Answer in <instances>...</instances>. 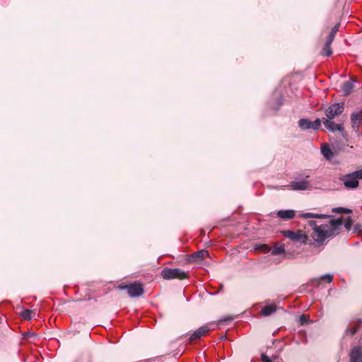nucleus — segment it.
Wrapping results in <instances>:
<instances>
[{"instance_id":"nucleus-1","label":"nucleus","mask_w":362,"mask_h":362,"mask_svg":"<svg viewBox=\"0 0 362 362\" xmlns=\"http://www.w3.org/2000/svg\"><path fill=\"white\" fill-rule=\"evenodd\" d=\"M308 224L313 228V231L308 235V244L313 249L323 246L325 240L334 234V228H328V225L317 226L314 221H309Z\"/></svg>"},{"instance_id":"nucleus-2","label":"nucleus","mask_w":362,"mask_h":362,"mask_svg":"<svg viewBox=\"0 0 362 362\" xmlns=\"http://www.w3.org/2000/svg\"><path fill=\"white\" fill-rule=\"evenodd\" d=\"M346 188L355 189L358 187V180L362 179V170L341 176L340 178Z\"/></svg>"},{"instance_id":"nucleus-3","label":"nucleus","mask_w":362,"mask_h":362,"mask_svg":"<svg viewBox=\"0 0 362 362\" xmlns=\"http://www.w3.org/2000/svg\"><path fill=\"white\" fill-rule=\"evenodd\" d=\"M118 288L127 290L128 295L132 298L139 297L144 292L143 284L137 281L131 284H120Z\"/></svg>"},{"instance_id":"nucleus-4","label":"nucleus","mask_w":362,"mask_h":362,"mask_svg":"<svg viewBox=\"0 0 362 362\" xmlns=\"http://www.w3.org/2000/svg\"><path fill=\"white\" fill-rule=\"evenodd\" d=\"M160 276L166 280L174 279H185L188 277L186 272L180 269L165 268L161 271Z\"/></svg>"},{"instance_id":"nucleus-5","label":"nucleus","mask_w":362,"mask_h":362,"mask_svg":"<svg viewBox=\"0 0 362 362\" xmlns=\"http://www.w3.org/2000/svg\"><path fill=\"white\" fill-rule=\"evenodd\" d=\"M281 233L286 238L291 240L300 242L304 245L308 244V235H307L305 232L302 230H298L296 232L286 230H283Z\"/></svg>"},{"instance_id":"nucleus-6","label":"nucleus","mask_w":362,"mask_h":362,"mask_svg":"<svg viewBox=\"0 0 362 362\" xmlns=\"http://www.w3.org/2000/svg\"><path fill=\"white\" fill-rule=\"evenodd\" d=\"M344 110V103H337L331 105L325 110L327 119H333L335 117L340 115Z\"/></svg>"},{"instance_id":"nucleus-7","label":"nucleus","mask_w":362,"mask_h":362,"mask_svg":"<svg viewBox=\"0 0 362 362\" xmlns=\"http://www.w3.org/2000/svg\"><path fill=\"white\" fill-rule=\"evenodd\" d=\"M362 328V319L358 318L352 322L351 326H349L345 332L344 335L353 337L359 329Z\"/></svg>"},{"instance_id":"nucleus-8","label":"nucleus","mask_w":362,"mask_h":362,"mask_svg":"<svg viewBox=\"0 0 362 362\" xmlns=\"http://www.w3.org/2000/svg\"><path fill=\"white\" fill-rule=\"evenodd\" d=\"M350 362H362V348L359 346L353 347L349 353Z\"/></svg>"},{"instance_id":"nucleus-9","label":"nucleus","mask_w":362,"mask_h":362,"mask_svg":"<svg viewBox=\"0 0 362 362\" xmlns=\"http://www.w3.org/2000/svg\"><path fill=\"white\" fill-rule=\"evenodd\" d=\"M210 330H211V329L209 328V325H207L198 328L190 336L189 341H192L194 340L200 339L201 337L205 336Z\"/></svg>"},{"instance_id":"nucleus-10","label":"nucleus","mask_w":362,"mask_h":362,"mask_svg":"<svg viewBox=\"0 0 362 362\" xmlns=\"http://www.w3.org/2000/svg\"><path fill=\"white\" fill-rule=\"evenodd\" d=\"M309 187V182L307 180L293 181L286 187L292 190H306Z\"/></svg>"},{"instance_id":"nucleus-11","label":"nucleus","mask_w":362,"mask_h":362,"mask_svg":"<svg viewBox=\"0 0 362 362\" xmlns=\"http://www.w3.org/2000/svg\"><path fill=\"white\" fill-rule=\"evenodd\" d=\"M332 119H327L325 117L322 118V123L325 127L332 132H335L337 131L344 132V127L341 124H338L332 121Z\"/></svg>"},{"instance_id":"nucleus-12","label":"nucleus","mask_w":362,"mask_h":362,"mask_svg":"<svg viewBox=\"0 0 362 362\" xmlns=\"http://www.w3.org/2000/svg\"><path fill=\"white\" fill-rule=\"evenodd\" d=\"M206 256H209V252L205 250H202L192 254L189 257V261L190 262H199Z\"/></svg>"},{"instance_id":"nucleus-13","label":"nucleus","mask_w":362,"mask_h":362,"mask_svg":"<svg viewBox=\"0 0 362 362\" xmlns=\"http://www.w3.org/2000/svg\"><path fill=\"white\" fill-rule=\"evenodd\" d=\"M351 127L355 131L359 129L360 126L362 124V117L356 112L351 113L350 116Z\"/></svg>"},{"instance_id":"nucleus-14","label":"nucleus","mask_w":362,"mask_h":362,"mask_svg":"<svg viewBox=\"0 0 362 362\" xmlns=\"http://www.w3.org/2000/svg\"><path fill=\"white\" fill-rule=\"evenodd\" d=\"M333 40L327 37L325 42L323 45L322 50L320 54L323 57H330L332 54V49L331 45L333 42Z\"/></svg>"},{"instance_id":"nucleus-15","label":"nucleus","mask_w":362,"mask_h":362,"mask_svg":"<svg viewBox=\"0 0 362 362\" xmlns=\"http://www.w3.org/2000/svg\"><path fill=\"white\" fill-rule=\"evenodd\" d=\"M296 211L294 210H280L277 212V216L283 220H290L295 217Z\"/></svg>"},{"instance_id":"nucleus-16","label":"nucleus","mask_w":362,"mask_h":362,"mask_svg":"<svg viewBox=\"0 0 362 362\" xmlns=\"http://www.w3.org/2000/svg\"><path fill=\"white\" fill-rule=\"evenodd\" d=\"M276 308L277 307L275 304L265 305L262 308L260 314L265 317L269 316L271 314L274 313L276 310Z\"/></svg>"},{"instance_id":"nucleus-17","label":"nucleus","mask_w":362,"mask_h":362,"mask_svg":"<svg viewBox=\"0 0 362 362\" xmlns=\"http://www.w3.org/2000/svg\"><path fill=\"white\" fill-rule=\"evenodd\" d=\"M321 152L327 160H331L334 156L332 150L327 144H325L321 147Z\"/></svg>"},{"instance_id":"nucleus-18","label":"nucleus","mask_w":362,"mask_h":362,"mask_svg":"<svg viewBox=\"0 0 362 362\" xmlns=\"http://www.w3.org/2000/svg\"><path fill=\"white\" fill-rule=\"evenodd\" d=\"M342 90L344 93V95H349L354 88L353 83L350 81H345L342 85Z\"/></svg>"},{"instance_id":"nucleus-19","label":"nucleus","mask_w":362,"mask_h":362,"mask_svg":"<svg viewBox=\"0 0 362 362\" xmlns=\"http://www.w3.org/2000/svg\"><path fill=\"white\" fill-rule=\"evenodd\" d=\"M298 125L301 129H311V121L308 119H300L298 121Z\"/></svg>"},{"instance_id":"nucleus-20","label":"nucleus","mask_w":362,"mask_h":362,"mask_svg":"<svg viewBox=\"0 0 362 362\" xmlns=\"http://www.w3.org/2000/svg\"><path fill=\"white\" fill-rule=\"evenodd\" d=\"M35 314V312L31 310L25 309L22 310L20 313V315L24 319L27 320H30L33 317V315Z\"/></svg>"},{"instance_id":"nucleus-21","label":"nucleus","mask_w":362,"mask_h":362,"mask_svg":"<svg viewBox=\"0 0 362 362\" xmlns=\"http://www.w3.org/2000/svg\"><path fill=\"white\" fill-rule=\"evenodd\" d=\"M303 218H325L328 217V216L323 215V214H314V213H305L301 215Z\"/></svg>"},{"instance_id":"nucleus-22","label":"nucleus","mask_w":362,"mask_h":362,"mask_svg":"<svg viewBox=\"0 0 362 362\" xmlns=\"http://www.w3.org/2000/svg\"><path fill=\"white\" fill-rule=\"evenodd\" d=\"M343 223V220L341 218H339L337 219H332L329 221L330 226H328V228H334V231L337 230V227L340 226Z\"/></svg>"},{"instance_id":"nucleus-23","label":"nucleus","mask_w":362,"mask_h":362,"mask_svg":"<svg viewBox=\"0 0 362 362\" xmlns=\"http://www.w3.org/2000/svg\"><path fill=\"white\" fill-rule=\"evenodd\" d=\"M339 26H340V23H337L331 30L329 35L327 37L332 39V40H334V37H335V35L337 34V33L338 32L339 30Z\"/></svg>"},{"instance_id":"nucleus-24","label":"nucleus","mask_w":362,"mask_h":362,"mask_svg":"<svg viewBox=\"0 0 362 362\" xmlns=\"http://www.w3.org/2000/svg\"><path fill=\"white\" fill-rule=\"evenodd\" d=\"M332 211L334 213H338V214H351L352 213V211L349 209L343 208V207H337L334 208L332 209Z\"/></svg>"},{"instance_id":"nucleus-25","label":"nucleus","mask_w":362,"mask_h":362,"mask_svg":"<svg viewBox=\"0 0 362 362\" xmlns=\"http://www.w3.org/2000/svg\"><path fill=\"white\" fill-rule=\"evenodd\" d=\"M284 245H281L279 247H274L272 250V254L273 255H278L284 253Z\"/></svg>"},{"instance_id":"nucleus-26","label":"nucleus","mask_w":362,"mask_h":362,"mask_svg":"<svg viewBox=\"0 0 362 362\" xmlns=\"http://www.w3.org/2000/svg\"><path fill=\"white\" fill-rule=\"evenodd\" d=\"M322 122V119H316L314 122H311V129L314 130L320 129L321 127V123Z\"/></svg>"},{"instance_id":"nucleus-27","label":"nucleus","mask_w":362,"mask_h":362,"mask_svg":"<svg viewBox=\"0 0 362 362\" xmlns=\"http://www.w3.org/2000/svg\"><path fill=\"white\" fill-rule=\"evenodd\" d=\"M320 280L326 281L327 283H331L333 280V276L331 274H325L320 277V279H316V281H320Z\"/></svg>"},{"instance_id":"nucleus-28","label":"nucleus","mask_w":362,"mask_h":362,"mask_svg":"<svg viewBox=\"0 0 362 362\" xmlns=\"http://www.w3.org/2000/svg\"><path fill=\"white\" fill-rule=\"evenodd\" d=\"M353 223V220L351 219V217H348L346 220V222H345V224H344V227L347 229V230H350L351 229V225Z\"/></svg>"},{"instance_id":"nucleus-29","label":"nucleus","mask_w":362,"mask_h":362,"mask_svg":"<svg viewBox=\"0 0 362 362\" xmlns=\"http://www.w3.org/2000/svg\"><path fill=\"white\" fill-rule=\"evenodd\" d=\"M261 359L263 362H272V359L269 358L265 354H262Z\"/></svg>"},{"instance_id":"nucleus-30","label":"nucleus","mask_w":362,"mask_h":362,"mask_svg":"<svg viewBox=\"0 0 362 362\" xmlns=\"http://www.w3.org/2000/svg\"><path fill=\"white\" fill-rule=\"evenodd\" d=\"M233 320V317L231 316H228L227 317H225L223 319L220 320V322H231Z\"/></svg>"},{"instance_id":"nucleus-31","label":"nucleus","mask_w":362,"mask_h":362,"mask_svg":"<svg viewBox=\"0 0 362 362\" xmlns=\"http://www.w3.org/2000/svg\"><path fill=\"white\" fill-rule=\"evenodd\" d=\"M300 321L302 325L304 324L305 322H307V317L305 315H302L300 317Z\"/></svg>"},{"instance_id":"nucleus-32","label":"nucleus","mask_w":362,"mask_h":362,"mask_svg":"<svg viewBox=\"0 0 362 362\" xmlns=\"http://www.w3.org/2000/svg\"><path fill=\"white\" fill-rule=\"evenodd\" d=\"M261 247L262 248L264 252H269L270 250L269 246H267V245H261Z\"/></svg>"},{"instance_id":"nucleus-33","label":"nucleus","mask_w":362,"mask_h":362,"mask_svg":"<svg viewBox=\"0 0 362 362\" xmlns=\"http://www.w3.org/2000/svg\"><path fill=\"white\" fill-rule=\"evenodd\" d=\"M356 112L362 117V108L358 112Z\"/></svg>"}]
</instances>
